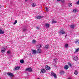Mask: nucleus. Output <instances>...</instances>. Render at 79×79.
Here are the masks:
<instances>
[{"label": "nucleus", "instance_id": "nucleus-1", "mask_svg": "<svg viewBox=\"0 0 79 79\" xmlns=\"http://www.w3.org/2000/svg\"><path fill=\"white\" fill-rule=\"evenodd\" d=\"M26 71H27L29 72H32V69L31 67L27 68L26 69Z\"/></svg>", "mask_w": 79, "mask_h": 79}, {"label": "nucleus", "instance_id": "nucleus-2", "mask_svg": "<svg viewBox=\"0 0 79 79\" xmlns=\"http://www.w3.org/2000/svg\"><path fill=\"white\" fill-rule=\"evenodd\" d=\"M59 34L60 35H61L64 34H66V32L65 31H63V30H61L59 31Z\"/></svg>", "mask_w": 79, "mask_h": 79}, {"label": "nucleus", "instance_id": "nucleus-3", "mask_svg": "<svg viewBox=\"0 0 79 79\" xmlns=\"http://www.w3.org/2000/svg\"><path fill=\"white\" fill-rule=\"evenodd\" d=\"M7 74L9 76H10V77H13L14 76V75L11 73H7Z\"/></svg>", "mask_w": 79, "mask_h": 79}, {"label": "nucleus", "instance_id": "nucleus-4", "mask_svg": "<svg viewBox=\"0 0 79 79\" xmlns=\"http://www.w3.org/2000/svg\"><path fill=\"white\" fill-rule=\"evenodd\" d=\"M51 75L52 76H53L56 79L57 77H56V75L54 73V72H52V73H51Z\"/></svg>", "mask_w": 79, "mask_h": 79}, {"label": "nucleus", "instance_id": "nucleus-5", "mask_svg": "<svg viewBox=\"0 0 79 79\" xmlns=\"http://www.w3.org/2000/svg\"><path fill=\"white\" fill-rule=\"evenodd\" d=\"M51 75L52 76H53L56 79L57 77H56V75L54 73V72H52V73H51Z\"/></svg>", "mask_w": 79, "mask_h": 79}, {"label": "nucleus", "instance_id": "nucleus-6", "mask_svg": "<svg viewBox=\"0 0 79 79\" xmlns=\"http://www.w3.org/2000/svg\"><path fill=\"white\" fill-rule=\"evenodd\" d=\"M6 51V49L5 48H2L1 50L2 52V53H4L5 52V51Z\"/></svg>", "mask_w": 79, "mask_h": 79}, {"label": "nucleus", "instance_id": "nucleus-7", "mask_svg": "<svg viewBox=\"0 0 79 79\" xmlns=\"http://www.w3.org/2000/svg\"><path fill=\"white\" fill-rule=\"evenodd\" d=\"M45 68L46 70H50L51 69V68L48 66L46 65L45 67Z\"/></svg>", "mask_w": 79, "mask_h": 79}, {"label": "nucleus", "instance_id": "nucleus-8", "mask_svg": "<svg viewBox=\"0 0 79 79\" xmlns=\"http://www.w3.org/2000/svg\"><path fill=\"white\" fill-rule=\"evenodd\" d=\"M4 33H5V31L3 30L0 29V34H3Z\"/></svg>", "mask_w": 79, "mask_h": 79}, {"label": "nucleus", "instance_id": "nucleus-9", "mask_svg": "<svg viewBox=\"0 0 79 79\" xmlns=\"http://www.w3.org/2000/svg\"><path fill=\"white\" fill-rule=\"evenodd\" d=\"M19 68H20V67H19V66L16 67L15 68H14V70L16 71V70H18V69H19Z\"/></svg>", "mask_w": 79, "mask_h": 79}, {"label": "nucleus", "instance_id": "nucleus-10", "mask_svg": "<svg viewBox=\"0 0 79 79\" xmlns=\"http://www.w3.org/2000/svg\"><path fill=\"white\" fill-rule=\"evenodd\" d=\"M32 54H36L37 52H36V50H32Z\"/></svg>", "mask_w": 79, "mask_h": 79}, {"label": "nucleus", "instance_id": "nucleus-11", "mask_svg": "<svg viewBox=\"0 0 79 79\" xmlns=\"http://www.w3.org/2000/svg\"><path fill=\"white\" fill-rule=\"evenodd\" d=\"M68 68H69V66L68 65H65L64 66V69L67 70V69H68Z\"/></svg>", "mask_w": 79, "mask_h": 79}, {"label": "nucleus", "instance_id": "nucleus-12", "mask_svg": "<svg viewBox=\"0 0 79 79\" xmlns=\"http://www.w3.org/2000/svg\"><path fill=\"white\" fill-rule=\"evenodd\" d=\"M45 69H41V73H45Z\"/></svg>", "mask_w": 79, "mask_h": 79}, {"label": "nucleus", "instance_id": "nucleus-13", "mask_svg": "<svg viewBox=\"0 0 79 79\" xmlns=\"http://www.w3.org/2000/svg\"><path fill=\"white\" fill-rule=\"evenodd\" d=\"M42 52V50L40 49H38L37 51V53H40Z\"/></svg>", "mask_w": 79, "mask_h": 79}, {"label": "nucleus", "instance_id": "nucleus-14", "mask_svg": "<svg viewBox=\"0 0 79 79\" xmlns=\"http://www.w3.org/2000/svg\"><path fill=\"white\" fill-rule=\"evenodd\" d=\"M43 17H42L40 16H36V18L38 19H41V18H43Z\"/></svg>", "mask_w": 79, "mask_h": 79}, {"label": "nucleus", "instance_id": "nucleus-15", "mask_svg": "<svg viewBox=\"0 0 79 79\" xmlns=\"http://www.w3.org/2000/svg\"><path fill=\"white\" fill-rule=\"evenodd\" d=\"M37 47L38 48H41L42 47V45L41 44H39L37 45Z\"/></svg>", "mask_w": 79, "mask_h": 79}, {"label": "nucleus", "instance_id": "nucleus-16", "mask_svg": "<svg viewBox=\"0 0 79 79\" xmlns=\"http://www.w3.org/2000/svg\"><path fill=\"white\" fill-rule=\"evenodd\" d=\"M73 60L75 61H77V60H78V57H77V56H75L73 58Z\"/></svg>", "mask_w": 79, "mask_h": 79}, {"label": "nucleus", "instance_id": "nucleus-17", "mask_svg": "<svg viewBox=\"0 0 79 79\" xmlns=\"http://www.w3.org/2000/svg\"><path fill=\"white\" fill-rule=\"evenodd\" d=\"M72 5H73V4H72V3L71 2L69 3L68 4V6H72Z\"/></svg>", "mask_w": 79, "mask_h": 79}, {"label": "nucleus", "instance_id": "nucleus-18", "mask_svg": "<svg viewBox=\"0 0 79 79\" xmlns=\"http://www.w3.org/2000/svg\"><path fill=\"white\" fill-rule=\"evenodd\" d=\"M45 26L47 27H50V24L48 23L46 24H45Z\"/></svg>", "mask_w": 79, "mask_h": 79}, {"label": "nucleus", "instance_id": "nucleus-19", "mask_svg": "<svg viewBox=\"0 0 79 79\" xmlns=\"http://www.w3.org/2000/svg\"><path fill=\"white\" fill-rule=\"evenodd\" d=\"M70 26L71 28H74L75 27V25H71Z\"/></svg>", "mask_w": 79, "mask_h": 79}, {"label": "nucleus", "instance_id": "nucleus-20", "mask_svg": "<svg viewBox=\"0 0 79 79\" xmlns=\"http://www.w3.org/2000/svg\"><path fill=\"white\" fill-rule=\"evenodd\" d=\"M23 32H26V31H27V29L26 28H23Z\"/></svg>", "mask_w": 79, "mask_h": 79}, {"label": "nucleus", "instance_id": "nucleus-21", "mask_svg": "<svg viewBox=\"0 0 79 79\" xmlns=\"http://www.w3.org/2000/svg\"><path fill=\"white\" fill-rule=\"evenodd\" d=\"M73 11L74 13H77V10L76 9H74L73 10Z\"/></svg>", "mask_w": 79, "mask_h": 79}, {"label": "nucleus", "instance_id": "nucleus-22", "mask_svg": "<svg viewBox=\"0 0 79 79\" xmlns=\"http://www.w3.org/2000/svg\"><path fill=\"white\" fill-rule=\"evenodd\" d=\"M20 63H23L24 62V60H21L20 61Z\"/></svg>", "mask_w": 79, "mask_h": 79}, {"label": "nucleus", "instance_id": "nucleus-23", "mask_svg": "<svg viewBox=\"0 0 79 79\" xmlns=\"http://www.w3.org/2000/svg\"><path fill=\"white\" fill-rule=\"evenodd\" d=\"M74 74H75L76 75H77V74H78V72L77 71V70H76L74 73Z\"/></svg>", "mask_w": 79, "mask_h": 79}, {"label": "nucleus", "instance_id": "nucleus-24", "mask_svg": "<svg viewBox=\"0 0 79 79\" xmlns=\"http://www.w3.org/2000/svg\"><path fill=\"white\" fill-rule=\"evenodd\" d=\"M35 5H36V4L35 3H33L32 4V6H33V7H34Z\"/></svg>", "mask_w": 79, "mask_h": 79}, {"label": "nucleus", "instance_id": "nucleus-25", "mask_svg": "<svg viewBox=\"0 0 79 79\" xmlns=\"http://www.w3.org/2000/svg\"><path fill=\"white\" fill-rule=\"evenodd\" d=\"M64 74V71H62L60 73V74H61V75Z\"/></svg>", "mask_w": 79, "mask_h": 79}, {"label": "nucleus", "instance_id": "nucleus-26", "mask_svg": "<svg viewBox=\"0 0 79 79\" xmlns=\"http://www.w3.org/2000/svg\"><path fill=\"white\" fill-rule=\"evenodd\" d=\"M64 46H65V48H68V44H66Z\"/></svg>", "mask_w": 79, "mask_h": 79}, {"label": "nucleus", "instance_id": "nucleus-27", "mask_svg": "<svg viewBox=\"0 0 79 79\" xmlns=\"http://www.w3.org/2000/svg\"><path fill=\"white\" fill-rule=\"evenodd\" d=\"M48 47H49L48 45H46L45 46V48H48Z\"/></svg>", "mask_w": 79, "mask_h": 79}, {"label": "nucleus", "instance_id": "nucleus-28", "mask_svg": "<svg viewBox=\"0 0 79 79\" xmlns=\"http://www.w3.org/2000/svg\"><path fill=\"white\" fill-rule=\"evenodd\" d=\"M7 53L8 54H10V53H11V52L10 50H8L7 52Z\"/></svg>", "mask_w": 79, "mask_h": 79}, {"label": "nucleus", "instance_id": "nucleus-29", "mask_svg": "<svg viewBox=\"0 0 79 79\" xmlns=\"http://www.w3.org/2000/svg\"><path fill=\"white\" fill-rule=\"evenodd\" d=\"M56 22H57L56 21H55L53 20L52 22V23H56Z\"/></svg>", "mask_w": 79, "mask_h": 79}, {"label": "nucleus", "instance_id": "nucleus-30", "mask_svg": "<svg viewBox=\"0 0 79 79\" xmlns=\"http://www.w3.org/2000/svg\"><path fill=\"white\" fill-rule=\"evenodd\" d=\"M68 64L70 66H72V64L69 62L68 63Z\"/></svg>", "mask_w": 79, "mask_h": 79}, {"label": "nucleus", "instance_id": "nucleus-31", "mask_svg": "<svg viewBox=\"0 0 79 79\" xmlns=\"http://www.w3.org/2000/svg\"><path fill=\"white\" fill-rule=\"evenodd\" d=\"M79 50V48L76 49V51H75V52H78Z\"/></svg>", "mask_w": 79, "mask_h": 79}, {"label": "nucleus", "instance_id": "nucleus-32", "mask_svg": "<svg viewBox=\"0 0 79 79\" xmlns=\"http://www.w3.org/2000/svg\"><path fill=\"white\" fill-rule=\"evenodd\" d=\"M45 10H46L47 11H48V8L47 7H46L45 8Z\"/></svg>", "mask_w": 79, "mask_h": 79}, {"label": "nucleus", "instance_id": "nucleus-33", "mask_svg": "<svg viewBox=\"0 0 79 79\" xmlns=\"http://www.w3.org/2000/svg\"><path fill=\"white\" fill-rule=\"evenodd\" d=\"M61 2H62V3H64V0H60Z\"/></svg>", "mask_w": 79, "mask_h": 79}, {"label": "nucleus", "instance_id": "nucleus-34", "mask_svg": "<svg viewBox=\"0 0 79 79\" xmlns=\"http://www.w3.org/2000/svg\"><path fill=\"white\" fill-rule=\"evenodd\" d=\"M18 22V21L16 20L15 21V23H14V24H16Z\"/></svg>", "mask_w": 79, "mask_h": 79}, {"label": "nucleus", "instance_id": "nucleus-35", "mask_svg": "<svg viewBox=\"0 0 79 79\" xmlns=\"http://www.w3.org/2000/svg\"><path fill=\"white\" fill-rule=\"evenodd\" d=\"M76 4L77 5H79V0L76 2Z\"/></svg>", "mask_w": 79, "mask_h": 79}, {"label": "nucleus", "instance_id": "nucleus-36", "mask_svg": "<svg viewBox=\"0 0 79 79\" xmlns=\"http://www.w3.org/2000/svg\"><path fill=\"white\" fill-rule=\"evenodd\" d=\"M35 42H36L35 40H33L32 42H33V43H35Z\"/></svg>", "mask_w": 79, "mask_h": 79}, {"label": "nucleus", "instance_id": "nucleus-37", "mask_svg": "<svg viewBox=\"0 0 79 79\" xmlns=\"http://www.w3.org/2000/svg\"><path fill=\"white\" fill-rule=\"evenodd\" d=\"M78 41H75V44H76L77 43V42H78Z\"/></svg>", "mask_w": 79, "mask_h": 79}, {"label": "nucleus", "instance_id": "nucleus-38", "mask_svg": "<svg viewBox=\"0 0 79 79\" xmlns=\"http://www.w3.org/2000/svg\"><path fill=\"white\" fill-rule=\"evenodd\" d=\"M36 28L37 29H38V30H39V29H40V28H39V27H37Z\"/></svg>", "mask_w": 79, "mask_h": 79}, {"label": "nucleus", "instance_id": "nucleus-39", "mask_svg": "<svg viewBox=\"0 0 79 79\" xmlns=\"http://www.w3.org/2000/svg\"><path fill=\"white\" fill-rule=\"evenodd\" d=\"M57 1H58V2H60V1H61V0H57Z\"/></svg>", "mask_w": 79, "mask_h": 79}, {"label": "nucleus", "instance_id": "nucleus-40", "mask_svg": "<svg viewBox=\"0 0 79 79\" xmlns=\"http://www.w3.org/2000/svg\"><path fill=\"white\" fill-rule=\"evenodd\" d=\"M56 65H54V67H56Z\"/></svg>", "mask_w": 79, "mask_h": 79}, {"label": "nucleus", "instance_id": "nucleus-41", "mask_svg": "<svg viewBox=\"0 0 79 79\" xmlns=\"http://www.w3.org/2000/svg\"><path fill=\"white\" fill-rule=\"evenodd\" d=\"M2 8V6L1 5H0V9Z\"/></svg>", "mask_w": 79, "mask_h": 79}, {"label": "nucleus", "instance_id": "nucleus-42", "mask_svg": "<svg viewBox=\"0 0 79 79\" xmlns=\"http://www.w3.org/2000/svg\"><path fill=\"white\" fill-rule=\"evenodd\" d=\"M25 2H27V0H25Z\"/></svg>", "mask_w": 79, "mask_h": 79}, {"label": "nucleus", "instance_id": "nucleus-43", "mask_svg": "<svg viewBox=\"0 0 79 79\" xmlns=\"http://www.w3.org/2000/svg\"><path fill=\"white\" fill-rule=\"evenodd\" d=\"M30 55H31V54H30Z\"/></svg>", "mask_w": 79, "mask_h": 79}, {"label": "nucleus", "instance_id": "nucleus-44", "mask_svg": "<svg viewBox=\"0 0 79 79\" xmlns=\"http://www.w3.org/2000/svg\"><path fill=\"white\" fill-rule=\"evenodd\" d=\"M37 79H40L39 78H37Z\"/></svg>", "mask_w": 79, "mask_h": 79}, {"label": "nucleus", "instance_id": "nucleus-45", "mask_svg": "<svg viewBox=\"0 0 79 79\" xmlns=\"http://www.w3.org/2000/svg\"><path fill=\"white\" fill-rule=\"evenodd\" d=\"M31 0V1H33V0Z\"/></svg>", "mask_w": 79, "mask_h": 79}, {"label": "nucleus", "instance_id": "nucleus-46", "mask_svg": "<svg viewBox=\"0 0 79 79\" xmlns=\"http://www.w3.org/2000/svg\"><path fill=\"white\" fill-rule=\"evenodd\" d=\"M78 44H79V42H78Z\"/></svg>", "mask_w": 79, "mask_h": 79}, {"label": "nucleus", "instance_id": "nucleus-47", "mask_svg": "<svg viewBox=\"0 0 79 79\" xmlns=\"http://www.w3.org/2000/svg\"><path fill=\"white\" fill-rule=\"evenodd\" d=\"M12 77H11V79H12Z\"/></svg>", "mask_w": 79, "mask_h": 79}, {"label": "nucleus", "instance_id": "nucleus-48", "mask_svg": "<svg viewBox=\"0 0 79 79\" xmlns=\"http://www.w3.org/2000/svg\"><path fill=\"white\" fill-rule=\"evenodd\" d=\"M6 48H7V47H6Z\"/></svg>", "mask_w": 79, "mask_h": 79}, {"label": "nucleus", "instance_id": "nucleus-49", "mask_svg": "<svg viewBox=\"0 0 79 79\" xmlns=\"http://www.w3.org/2000/svg\"><path fill=\"white\" fill-rule=\"evenodd\" d=\"M6 48H7V47H6Z\"/></svg>", "mask_w": 79, "mask_h": 79}, {"label": "nucleus", "instance_id": "nucleus-50", "mask_svg": "<svg viewBox=\"0 0 79 79\" xmlns=\"http://www.w3.org/2000/svg\"><path fill=\"white\" fill-rule=\"evenodd\" d=\"M66 36H67V35H66Z\"/></svg>", "mask_w": 79, "mask_h": 79}, {"label": "nucleus", "instance_id": "nucleus-51", "mask_svg": "<svg viewBox=\"0 0 79 79\" xmlns=\"http://www.w3.org/2000/svg\"><path fill=\"white\" fill-rule=\"evenodd\" d=\"M66 36H67V35H66Z\"/></svg>", "mask_w": 79, "mask_h": 79}]
</instances>
